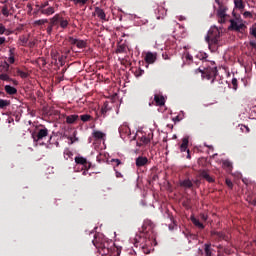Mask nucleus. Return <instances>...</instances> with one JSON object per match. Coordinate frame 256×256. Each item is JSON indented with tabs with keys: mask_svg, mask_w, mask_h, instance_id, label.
<instances>
[{
	"mask_svg": "<svg viewBox=\"0 0 256 256\" xmlns=\"http://www.w3.org/2000/svg\"><path fill=\"white\" fill-rule=\"evenodd\" d=\"M197 58L204 63V70L200 68L196 69L194 73H202L203 79H213L217 77V67H215V62H207V53L200 52L197 54Z\"/></svg>",
	"mask_w": 256,
	"mask_h": 256,
	"instance_id": "nucleus-1",
	"label": "nucleus"
},
{
	"mask_svg": "<svg viewBox=\"0 0 256 256\" xmlns=\"http://www.w3.org/2000/svg\"><path fill=\"white\" fill-rule=\"evenodd\" d=\"M141 141H142V143H144V145H147L148 143L151 142V138L147 137V136H142Z\"/></svg>",
	"mask_w": 256,
	"mask_h": 256,
	"instance_id": "nucleus-32",
	"label": "nucleus"
},
{
	"mask_svg": "<svg viewBox=\"0 0 256 256\" xmlns=\"http://www.w3.org/2000/svg\"><path fill=\"white\" fill-rule=\"evenodd\" d=\"M53 31V24H50L47 28V33H51Z\"/></svg>",
	"mask_w": 256,
	"mask_h": 256,
	"instance_id": "nucleus-46",
	"label": "nucleus"
},
{
	"mask_svg": "<svg viewBox=\"0 0 256 256\" xmlns=\"http://www.w3.org/2000/svg\"><path fill=\"white\" fill-rule=\"evenodd\" d=\"M76 165H82L84 169H89L91 167V164L87 162V158L82 156H76L74 159Z\"/></svg>",
	"mask_w": 256,
	"mask_h": 256,
	"instance_id": "nucleus-6",
	"label": "nucleus"
},
{
	"mask_svg": "<svg viewBox=\"0 0 256 256\" xmlns=\"http://www.w3.org/2000/svg\"><path fill=\"white\" fill-rule=\"evenodd\" d=\"M225 253L227 254V253H231V252H227V250H226V252H225Z\"/></svg>",
	"mask_w": 256,
	"mask_h": 256,
	"instance_id": "nucleus-58",
	"label": "nucleus"
},
{
	"mask_svg": "<svg viewBox=\"0 0 256 256\" xmlns=\"http://www.w3.org/2000/svg\"><path fill=\"white\" fill-rule=\"evenodd\" d=\"M200 219H201V221H207L208 217L206 214H201Z\"/></svg>",
	"mask_w": 256,
	"mask_h": 256,
	"instance_id": "nucleus-44",
	"label": "nucleus"
},
{
	"mask_svg": "<svg viewBox=\"0 0 256 256\" xmlns=\"http://www.w3.org/2000/svg\"><path fill=\"white\" fill-rule=\"evenodd\" d=\"M24 1H29V0H24Z\"/></svg>",
	"mask_w": 256,
	"mask_h": 256,
	"instance_id": "nucleus-61",
	"label": "nucleus"
},
{
	"mask_svg": "<svg viewBox=\"0 0 256 256\" xmlns=\"http://www.w3.org/2000/svg\"><path fill=\"white\" fill-rule=\"evenodd\" d=\"M71 143H74L73 138H71Z\"/></svg>",
	"mask_w": 256,
	"mask_h": 256,
	"instance_id": "nucleus-56",
	"label": "nucleus"
},
{
	"mask_svg": "<svg viewBox=\"0 0 256 256\" xmlns=\"http://www.w3.org/2000/svg\"><path fill=\"white\" fill-rule=\"evenodd\" d=\"M11 102L9 100L0 99V109H5V107H9Z\"/></svg>",
	"mask_w": 256,
	"mask_h": 256,
	"instance_id": "nucleus-27",
	"label": "nucleus"
},
{
	"mask_svg": "<svg viewBox=\"0 0 256 256\" xmlns=\"http://www.w3.org/2000/svg\"><path fill=\"white\" fill-rule=\"evenodd\" d=\"M250 35H252L256 39V27L250 28Z\"/></svg>",
	"mask_w": 256,
	"mask_h": 256,
	"instance_id": "nucleus-38",
	"label": "nucleus"
},
{
	"mask_svg": "<svg viewBox=\"0 0 256 256\" xmlns=\"http://www.w3.org/2000/svg\"><path fill=\"white\" fill-rule=\"evenodd\" d=\"M45 23H48L47 19H41L35 22V25H45Z\"/></svg>",
	"mask_w": 256,
	"mask_h": 256,
	"instance_id": "nucleus-35",
	"label": "nucleus"
},
{
	"mask_svg": "<svg viewBox=\"0 0 256 256\" xmlns=\"http://www.w3.org/2000/svg\"><path fill=\"white\" fill-rule=\"evenodd\" d=\"M119 133L122 139H125L126 137H131V128H129V125L127 123H124L120 126Z\"/></svg>",
	"mask_w": 256,
	"mask_h": 256,
	"instance_id": "nucleus-4",
	"label": "nucleus"
},
{
	"mask_svg": "<svg viewBox=\"0 0 256 256\" xmlns=\"http://www.w3.org/2000/svg\"><path fill=\"white\" fill-rule=\"evenodd\" d=\"M225 168L226 170L231 173L233 170V162L229 161L228 159L225 160Z\"/></svg>",
	"mask_w": 256,
	"mask_h": 256,
	"instance_id": "nucleus-25",
	"label": "nucleus"
},
{
	"mask_svg": "<svg viewBox=\"0 0 256 256\" xmlns=\"http://www.w3.org/2000/svg\"><path fill=\"white\" fill-rule=\"evenodd\" d=\"M182 187H187V188H191L193 187V183L191 182V180H184L181 182Z\"/></svg>",
	"mask_w": 256,
	"mask_h": 256,
	"instance_id": "nucleus-28",
	"label": "nucleus"
},
{
	"mask_svg": "<svg viewBox=\"0 0 256 256\" xmlns=\"http://www.w3.org/2000/svg\"><path fill=\"white\" fill-rule=\"evenodd\" d=\"M69 43H71V45H76V47H78V49H85V47H87V42H85L83 40H78L73 37L69 38Z\"/></svg>",
	"mask_w": 256,
	"mask_h": 256,
	"instance_id": "nucleus-7",
	"label": "nucleus"
},
{
	"mask_svg": "<svg viewBox=\"0 0 256 256\" xmlns=\"http://www.w3.org/2000/svg\"><path fill=\"white\" fill-rule=\"evenodd\" d=\"M243 16H244L245 18H252V17H253V14H251L250 11H245L244 14H243Z\"/></svg>",
	"mask_w": 256,
	"mask_h": 256,
	"instance_id": "nucleus-39",
	"label": "nucleus"
},
{
	"mask_svg": "<svg viewBox=\"0 0 256 256\" xmlns=\"http://www.w3.org/2000/svg\"><path fill=\"white\" fill-rule=\"evenodd\" d=\"M242 127L246 130V133H249V132H250V129H249L248 126L242 125Z\"/></svg>",
	"mask_w": 256,
	"mask_h": 256,
	"instance_id": "nucleus-48",
	"label": "nucleus"
},
{
	"mask_svg": "<svg viewBox=\"0 0 256 256\" xmlns=\"http://www.w3.org/2000/svg\"><path fill=\"white\" fill-rule=\"evenodd\" d=\"M228 87L232 88L234 91H237V88H238L237 78H233L231 84L228 83Z\"/></svg>",
	"mask_w": 256,
	"mask_h": 256,
	"instance_id": "nucleus-26",
	"label": "nucleus"
},
{
	"mask_svg": "<svg viewBox=\"0 0 256 256\" xmlns=\"http://www.w3.org/2000/svg\"><path fill=\"white\" fill-rule=\"evenodd\" d=\"M205 254L206 256H211V245L205 244Z\"/></svg>",
	"mask_w": 256,
	"mask_h": 256,
	"instance_id": "nucleus-33",
	"label": "nucleus"
},
{
	"mask_svg": "<svg viewBox=\"0 0 256 256\" xmlns=\"http://www.w3.org/2000/svg\"><path fill=\"white\" fill-rule=\"evenodd\" d=\"M225 184L228 186L229 189H233V181L226 179Z\"/></svg>",
	"mask_w": 256,
	"mask_h": 256,
	"instance_id": "nucleus-37",
	"label": "nucleus"
},
{
	"mask_svg": "<svg viewBox=\"0 0 256 256\" xmlns=\"http://www.w3.org/2000/svg\"><path fill=\"white\" fill-rule=\"evenodd\" d=\"M5 31H7L5 26L3 24H0V35H3L5 33Z\"/></svg>",
	"mask_w": 256,
	"mask_h": 256,
	"instance_id": "nucleus-40",
	"label": "nucleus"
},
{
	"mask_svg": "<svg viewBox=\"0 0 256 256\" xmlns=\"http://www.w3.org/2000/svg\"><path fill=\"white\" fill-rule=\"evenodd\" d=\"M4 90L8 95H15L17 93V88L12 87L11 85H6Z\"/></svg>",
	"mask_w": 256,
	"mask_h": 256,
	"instance_id": "nucleus-16",
	"label": "nucleus"
},
{
	"mask_svg": "<svg viewBox=\"0 0 256 256\" xmlns=\"http://www.w3.org/2000/svg\"><path fill=\"white\" fill-rule=\"evenodd\" d=\"M100 253H102V255H105V248L104 247L100 248Z\"/></svg>",
	"mask_w": 256,
	"mask_h": 256,
	"instance_id": "nucleus-52",
	"label": "nucleus"
},
{
	"mask_svg": "<svg viewBox=\"0 0 256 256\" xmlns=\"http://www.w3.org/2000/svg\"><path fill=\"white\" fill-rule=\"evenodd\" d=\"M247 29V26L243 23L238 24L234 19H230V26L228 27V31H235L237 33L243 34V32Z\"/></svg>",
	"mask_w": 256,
	"mask_h": 256,
	"instance_id": "nucleus-3",
	"label": "nucleus"
},
{
	"mask_svg": "<svg viewBox=\"0 0 256 256\" xmlns=\"http://www.w3.org/2000/svg\"><path fill=\"white\" fill-rule=\"evenodd\" d=\"M125 51V48L123 46H119L117 49H116V53H123Z\"/></svg>",
	"mask_w": 256,
	"mask_h": 256,
	"instance_id": "nucleus-42",
	"label": "nucleus"
},
{
	"mask_svg": "<svg viewBox=\"0 0 256 256\" xmlns=\"http://www.w3.org/2000/svg\"><path fill=\"white\" fill-rule=\"evenodd\" d=\"M101 113H102V115H105V113H107V108H102Z\"/></svg>",
	"mask_w": 256,
	"mask_h": 256,
	"instance_id": "nucleus-50",
	"label": "nucleus"
},
{
	"mask_svg": "<svg viewBox=\"0 0 256 256\" xmlns=\"http://www.w3.org/2000/svg\"><path fill=\"white\" fill-rule=\"evenodd\" d=\"M112 161H114V163H116L117 165H121V160L119 159H113Z\"/></svg>",
	"mask_w": 256,
	"mask_h": 256,
	"instance_id": "nucleus-47",
	"label": "nucleus"
},
{
	"mask_svg": "<svg viewBox=\"0 0 256 256\" xmlns=\"http://www.w3.org/2000/svg\"><path fill=\"white\" fill-rule=\"evenodd\" d=\"M200 175L203 177V179L208 181V183H213V181H215V179H213V177H211L207 171H201Z\"/></svg>",
	"mask_w": 256,
	"mask_h": 256,
	"instance_id": "nucleus-17",
	"label": "nucleus"
},
{
	"mask_svg": "<svg viewBox=\"0 0 256 256\" xmlns=\"http://www.w3.org/2000/svg\"><path fill=\"white\" fill-rule=\"evenodd\" d=\"M18 75L22 78V79H27V72H23L21 70H18Z\"/></svg>",
	"mask_w": 256,
	"mask_h": 256,
	"instance_id": "nucleus-36",
	"label": "nucleus"
},
{
	"mask_svg": "<svg viewBox=\"0 0 256 256\" xmlns=\"http://www.w3.org/2000/svg\"><path fill=\"white\" fill-rule=\"evenodd\" d=\"M205 41L208 43L210 51H217L221 41V30L216 26L211 27L205 37Z\"/></svg>",
	"mask_w": 256,
	"mask_h": 256,
	"instance_id": "nucleus-2",
	"label": "nucleus"
},
{
	"mask_svg": "<svg viewBox=\"0 0 256 256\" xmlns=\"http://www.w3.org/2000/svg\"><path fill=\"white\" fill-rule=\"evenodd\" d=\"M43 15H53L55 13V8L53 6H49L41 10Z\"/></svg>",
	"mask_w": 256,
	"mask_h": 256,
	"instance_id": "nucleus-18",
	"label": "nucleus"
},
{
	"mask_svg": "<svg viewBox=\"0 0 256 256\" xmlns=\"http://www.w3.org/2000/svg\"><path fill=\"white\" fill-rule=\"evenodd\" d=\"M220 83H221V85H223V81H221Z\"/></svg>",
	"mask_w": 256,
	"mask_h": 256,
	"instance_id": "nucleus-59",
	"label": "nucleus"
},
{
	"mask_svg": "<svg viewBox=\"0 0 256 256\" xmlns=\"http://www.w3.org/2000/svg\"><path fill=\"white\" fill-rule=\"evenodd\" d=\"M189 145V139L184 138L182 140V144L180 146V151L185 152L187 151L188 155H187V159H191V154H189V150L187 149V146Z\"/></svg>",
	"mask_w": 256,
	"mask_h": 256,
	"instance_id": "nucleus-9",
	"label": "nucleus"
},
{
	"mask_svg": "<svg viewBox=\"0 0 256 256\" xmlns=\"http://www.w3.org/2000/svg\"><path fill=\"white\" fill-rule=\"evenodd\" d=\"M60 19H61V15L56 14L54 17L51 18L50 25H53V26L57 25V23H59Z\"/></svg>",
	"mask_w": 256,
	"mask_h": 256,
	"instance_id": "nucleus-23",
	"label": "nucleus"
},
{
	"mask_svg": "<svg viewBox=\"0 0 256 256\" xmlns=\"http://www.w3.org/2000/svg\"><path fill=\"white\" fill-rule=\"evenodd\" d=\"M204 145H205V147H208V149H210L211 151H213V146L207 145V144H205V143H204Z\"/></svg>",
	"mask_w": 256,
	"mask_h": 256,
	"instance_id": "nucleus-51",
	"label": "nucleus"
},
{
	"mask_svg": "<svg viewBox=\"0 0 256 256\" xmlns=\"http://www.w3.org/2000/svg\"><path fill=\"white\" fill-rule=\"evenodd\" d=\"M77 119H79V115H70L66 117V123H68V125H73V123H75V121H77Z\"/></svg>",
	"mask_w": 256,
	"mask_h": 256,
	"instance_id": "nucleus-19",
	"label": "nucleus"
},
{
	"mask_svg": "<svg viewBox=\"0 0 256 256\" xmlns=\"http://www.w3.org/2000/svg\"><path fill=\"white\" fill-rule=\"evenodd\" d=\"M59 23H60V27L62 29H66V27L69 25V21L67 19L63 18L62 16H60Z\"/></svg>",
	"mask_w": 256,
	"mask_h": 256,
	"instance_id": "nucleus-24",
	"label": "nucleus"
},
{
	"mask_svg": "<svg viewBox=\"0 0 256 256\" xmlns=\"http://www.w3.org/2000/svg\"><path fill=\"white\" fill-rule=\"evenodd\" d=\"M9 53H10V56L8 58V62L13 64L15 63V48H11Z\"/></svg>",
	"mask_w": 256,
	"mask_h": 256,
	"instance_id": "nucleus-22",
	"label": "nucleus"
},
{
	"mask_svg": "<svg viewBox=\"0 0 256 256\" xmlns=\"http://www.w3.org/2000/svg\"><path fill=\"white\" fill-rule=\"evenodd\" d=\"M149 163V159H147V157H143V156H139L136 159V166L137 167H145V165Z\"/></svg>",
	"mask_w": 256,
	"mask_h": 256,
	"instance_id": "nucleus-11",
	"label": "nucleus"
},
{
	"mask_svg": "<svg viewBox=\"0 0 256 256\" xmlns=\"http://www.w3.org/2000/svg\"><path fill=\"white\" fill-rule=\"evenodd\" d=\"M253 205L256 206V198L253 200Z\"/></svg>",
	"mask_w": 256,
	"mask_h": 256,
	"instance_id": "nucleus-55",
	"label": "nucleus"
},
{
	"mask_svg": "<svg viewBox=\"0 0 256 256\" xmlns=\"http://www.w3.org/2000/svg\"><path fill=\"white\" fill-rule=\"evenodd\" d=\"M2 15H4V17H9V8L7 6H3Z\"/></svg>",
	"mask_w": 256,
	"mask_h": 256,
	"instance_id": "nucleus-31",
	"label": "nucleus"
},
{
	"mask_svg": "<svg viewBox=\"0 0 256 256\" xmlns=\"http://www.w3.org/2000/svg\"><path fill=\"white\" fill-rule=\"evenodd\" d=\"M28 7L31 9V5L28 4Z\"/></svg>",
	"mask_w": 256,
	"mask_h": 256,
	"instance_id": "nucleus-57",
	"label": "nucleus"
},
{
	"mask_svg": "<svg viewBox=\"0 0 256 256\" xmlns=\"http://www.w3.org/2000/svg\"><path fill=\"white\" fill-rule=\"evenodd\" d=\"M250 46L253 48H256V43L255 42H250Z\"/></svg>",
	"mask_w": 256,
	"mask_h": 256,
	"instance_id": "nucleus-53",
	"label": "nucleus"
},
{
	"mask_svg": "<svg viewBox=\"0 0 256 256\" xmlns=\"http://www.w3.org/2000/svg\"><path fill=\"white\" fill-rule=\"evenodd\" d=\"M190 220L192 221L193 225H195V227H197L198 229H205V225H203L201 221H199V219L195 218V216H191Z\"/></svg>",
	"mask_w": 256,
	"mask_h": 256,
	"instance_id": "nucleus-14",
	"label": "nucleus"
},
{
	"mask_svg": "<svg viewBox=\"0 0 256 256\" xmlns=\"http://www.w3.org/2000/svg\"><path fill=\"white\" fill-rule=\"evenodd\" d=\"M49 135V130L47 129H40L36 137L34 138L35 141H41V139H44V137H47Z\"/></svg>",
	"mask_w": 256,
	"mask_h": 256,
	"instance_id": "nucleus-10",
	"label": "nucleus"
},
{
	"mask_svg": "<svg viewBox=\"0 0 256 256\" xmlns=\"http://www.w3.org/2000/svg\"><path fill=\"white\" fill-rule=\"evenodd\" d=\"M87 1L89 0H74V5H80V7H83V5H87Z\"/></svg>",
	"mask_w": 256,
	"mask_h": 256,
	"instance_id": "nucleus-29",
	"label": "nucleus"
},
{
	"mask_svg": "<svg viewBox=\"0 0 256 256\" xmlns=\"http://www.w3.org/2000/svg\"><path fill=\"white\" fill-rule=\"evenodd\" d=\"M1 73H7L9 71V63L5 62L0 69Z\"/></svg>",
	"mask_w": 256,
	"mask_h": 256,
	"instance_id": "nucleus-30",
	"label": "nucleus"
},
{
	"mask_svg": "<svg viewBox=\"0 0 256 256\" xmlns=\"http://www.w3.org/2000/svg\"><path fill=\"white\" fill-rule=\"evenodd\" d=\"M46 7H49V2H45L44 4H42L40 6L41 11H42V9H46Z\"/></svg>",
	"mask_w": 256,
	"mask_h": 256,
	"instance_id": "nucleus-43",
	"label": "nucleus"
},
{
	"mask_svg": "<svg viewBox=\"0 0 256 256\" xmlns=\"http://www.w3.org/2000/svg\"><path fill=\"white\" fill-rule=\"evenodd\" d=\"M0 80L1 81H7L13 83V85H17V81L13 80V78L9 77L7 73H1L0 74Z\"/></svg>",
	"mask_w": 256,
	"mask_h": 256,
	"instance_id": "nucleus-12",
	"label": "nucleus"
},
{
	"mask_svg": "<svg viewBox=\"0 0 256 256\" xmlns=\"http://www.w3.org/2000/svg\"><path fill=\"white\" fill-rule=\"evenodd\" d=\"M80 118H81V121H83L85 123V122L89 121V119H91V115L85 114V115L80 116Z\"/></svg>",
	"mask_w": 256,
	"mask_h": 256,
	"instance_id": "nucleus-34",
	"label": "nucleus"
},
{
	"mask_svg": "<svg viewBox=\"0 0 256 256\" xmlns=\"http://www.w3.org/2000/svg\"><path fill=\"white\" fill-rule=\"evenodd\" d=\"M121 174H118L117 177H119Z\"/></svg>",
	"mask_w": 256,
	"mask_h": 256,
	"instance_id": "nucleus-60",
	"label": "nucleus"
},
{
	"mask_svg": "<svg viewBox=\"0 0 256 256\" xmlns=\"http://www.w3.org/2000/svg\"><path fill=\"white\" fill-rule=\"evenodd\" d=\"M218 5V12L217 15L220 18V23H225V8L223 7V4L221 3V0H215Z\"/></svg>",
	"mask_w": 256,
	"mask_h": 256,
	"instance_id": "nucleus-5",
	"label": "nucleus"
},
{
	"mask_svg": "<svg viewBox=\"0 0 256 256\" xmlns=\"http://www.w3.org/2000/svg\"><path fill=\"white\" fill-rule=\"evenodd\" d=\"M185 18L183 16L179 17V21H183Z\"/></svg>",
	"mask_w": 256,
	"mask_h": 256,
	"instance_id": "nucleus-54",
	"label": "nucleus"
},
{
	"mask_svg": "<svg viewBox=\"0 0 256 256\" xmlns=\"http://www.w3.org/2000/svg\"><path fill=\"white\" fill-rule=\"evenodd\" d=\"M154 101H155L156 105H159L160 107L165 105V97H163L159 94H156L154 96Z\"/></svg>",
	"mask_w": 256,
	"mask_h": 256,
	"instance_id": "nucleus-13",
	"label": "nucleus"
},
{
	"mask_svg": "<svg viewBox=\"0 0 256 256\" xmlns=\"http://www.w3.org/2000/svg\"><path fill=\"white\" fill-rule=\"evenodd\" d=\"M71 152L70 151H66V152H64V157L66 158V159H68V157H71Z\"/></svg>",
	"mask_w": 256,
	"mask_h": 256,
	"instance_id": "nucleus-45",
	"label": "nucleus"
},
{
	"mask_svg": "<svg viewBox=\"0 0 256 256\" xmlns=\"http://www.w3.org/2000/svg\"><path fill=\"white\" fill-rule=\"evenodd\" d=\"M144 60L149 65H153V63H155V61H157V53L147 52L146 55H145Z\"/></svg>",
	"mask_w": 256,
	"mask_h": 256,
	"instance_id": "nucleus-8",
	"label": "nucleus"
},
{
	"mask_svg": "<svg viewBox=\"0 0 256 256\" xmlns=\"http://www.w3.org/2000/svg\"><path fill=\"white\" fill-rule=\"evenodd\" d=\"M5 43V37H0V45H3Z\"/></svg>",
	"mask_w": 256,
	"mask_h": 256,
	"instance_id": "nucleus-49",
	"label": "nucleus"
},
{
	"mask_svg": "<svg viewBox=\"0 0 256 256\" xmlns=\"http://www.w3.org/2000/svg\"><path fill=\"white\" fill-rule=\"evenodd\" d=\"M184 57H185L186 61H193V56H191V54H189V53H186Z\"/></svg>",
	"mask_w": 256,
	"mask_h": 256,
	"instance_id": "nucleus-41",
	"label": "nucleus"
},
{
	"mask_svg": "<svg viewBox=\"0 0 256 256\" xmlns=\"http://www.w3.org/2000/svg\"><path fill=\"white\" fill-rule=\"evenodd\" d=\"M95 14L99 17V19H102V21H107L105 11H103V9L97 7L95 9Z\"/></svg>",
	"mask_w": 256,
	"mask_h": 256,
	"instance_id": "nucleus-15",
	"label": "nucleus"
},
{
	"mask_svg": "<svg viewBox=\"0 0 256 256\" xmlns=\"http://www.w3.org/2000/svg\"><path fill=\"white\" fill-rule=\"evenodd\" d=\"M92 136L94 137V139H105V133L101 131H94L92 133Z\"/></svg>",
	"mask_w": 256,
	"mask_h": 256,
	"instance_id": "nucleus-21",
	"label": "nucleus"
},
{
	"mask_svg": "<svg viewBox=\"0 0 256 256\" xmlns=\"http://www.w3.org/2000/svg\"><path fill=\"white\" fill-rule=\"evenodd\" d=\"M235 8L239 10L245 9V4L243 3V0H234Z\"/></svg>",
	"mask_w": 256,
	"mask_h": 256,
	"instance_id": "nucleus-20",
	"label": "nucleus"
}]
</instances>
